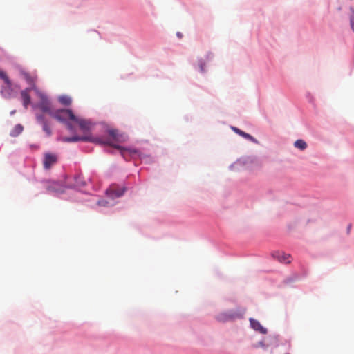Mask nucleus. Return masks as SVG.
Returning a JSON list of instances; mask_svg holds the SVG:
<instances>
[{"instance_id":"nucleus-1","label":"nucleus","mask_w":354,"mask_h":354,"mask_svg":"<svg viewBox=\"0 0 354 354\" xmlns=\"http://www.w3.org/2000/svg\"><path fill=\"white\" fill-rule=\"evenodd\" d=\"M110 138L104 139L102 138H93L91 136H73L71 137H62L61 140L64 142H74L78 141H88L100 145H109L114 147L115 149L120 151L121 155L125 158H127L128 155L130 156H136L139 154V151L136 149H126L121 146L115 144L114 142H123L124 140V136L120 134L117 129H111L107 131Z\"/></svg>"},{"instance_id":"nucleus-2","label":"nucleus","mask_w":354,"mask_h":354,"mask_svg":"<svg viewBox=\"0 0 354 354\" xmlns=\"http://www.w3.org/2000/svg\"><path fill=\"white\" fill-rule=\"evenodd\" d=\"M0 78L3 81V84L1 88V95L6 99L14 97L17 93V86H15L6 72L0 70Z\"/></svg>"},{"instance_id":"nucleus-3","label":"nucleus","mask_w":354,"mask_h":354,"mask_svg":"<svg viewBox=\"0 0 354 354\" xmlns=\"http://www.w3.org/2000/svg\"><path fill=\"white\" fill-rule=\"evenodd\" d=\"M51 117L61 122H64L66 124V127L68 130L73 131V127L71 122H73L74 120H76V116L70 109H59L53 111Z\"/></svg>"},{"instance_id":"nucleus-4","label":"nucleus","mask_w":354,"mask_h":354,"mask_svg":"<svg viewBox=\"0 0 354 354\" xmlns=\"http://www.w3.org/2000/svg\"><path fill=\"white\" fill-rule=\"evenodd\" d=\"M40 102L37 104H33L34 108L39 109L42 112L46 113L51 116L53 113L52 106L47 96L39 89L35 91Z\"/></svg>"},{"instance_id":"nucleus-5","label":"nucleus","mask_w":354,"mask_h":354,"mask_svg":"<svg viewBox=\"0 0 354 354\" xmlns=\"http://www.w3.org/2000/svg\"><path fill=\"white\" fill-rule=\"evenodd\" d=\"M245 313V310H232L228 312L221 313L217 315L216 319L221 322H226L241 317Z\"/></svg>"},{"instance_id":"nucleus-6","label":"nucleus","mask_w":354,"mask_h":354,"mask_svg":"<svg viewBox=\"0 0 354 354\" xmlns=\"http://www.w3.org/2000/svg\"><path fill=\"white\" fill-rule=\"evenodd\" d=\"M17 69L19 75L25 79L26 82L30 85V87H32L34 92L39 89L36 86V81L37 79L36 74H30L22 67H18Z\"/></svg>"},{"instance_id":"nucleus-7","label":"nucleus","mask_w":354,"mask_h":354,"mask_svg":"<svg viewBox=\"0 0 354 354\" xmlns=\"http://www.w3.org/2000/svg\"><path fill=\"white\" fill-rule=\"evenodd\" d=\"M57 162V156L56 154L51 153H46L44 155L43 167L45 169H50Z\"/></svg>"},{"instance_id":"nucleus-8","label":"nucleus","mask_w":354,"mask_h":354,"mask_svg":"<svg viewBox=\"0 0 354 354\" xmlns=\"http://www.w3.org/2000/svg\"><path fill=\"white\" fill-rule=\"evenodd\" d=\"M73 123L77 124L80 129L84 133L89 131L93 127V124L91 121L79 118L77 116L76 120H74Z\"/></svg>"},{"instance_id":"nucleus-9","label":"nucleus","mask_w":354,"mask_h":354,"mask_svg":"<svg viewBox=\"0 0 354 354\" xmlns=\"http://www.w3.org/2000/svg\"><path fill=\"white\" fill-rule=\"evenodd\" d=\"M30 91H33V90L32 87H28L22 90L20 93L21 97L23 102V105L25 109H27L28 105L31 103V99L30 95Z\"/></svg>"},{"instance_id":"nucleus-10","label":"nucleus","mask_w":354,"mask_h":354,"mask_svg":"<svg viewBox=\"0 0 354 354\" xmlns=\"http://www.w3.org/2000/svg\"><path fill=\"white\" fill-rule=\"evenodd\" d=\"M250 323L251 327L254 330L259 332L261 334L267 333V329L266 328L263 327L259 321H257L253 318H250Z\"/></svg>"},{"instance_id":"nucleus-11","label":"nucleus","mask_w":354,"mask_h":354,"mask_svg":"<svg viewBox=\"0 0 354 354\" xmlns=\"http://www.w3.org/2000/svg\"><path fill=\"white\" fill-rule=\"evenodd\" d=\"M124 191L125 189L124 188H116L115 187H111L106 191V194L109 197L111 198L120 197L123 195Z\"/></svg>"},{"instance_id":"nucleus-12","label":"nucleus","mask_w":354,"mask_h":354,"mask_svg":"<svg viewBox=\"0 0 354 354\" xmlns=\"http://www.w3.org/2000/svg\"><path fill=\"white\" fill-rule=\"evenodd\" d=\"M232 129L237 134H239V136L248 139V140H250L254 142H257V140L253 138L251 135L241 131V129H238L237 127H232Z\"/></svg>"},{"instance_id":"nucleus-13","label":"nucleus","mask_w":354,"mask_h":354,"mask_svg":"<svg viewBox=\"0 0 354 354\" xmlns=\"http://www.w3.org/2000/svg\"><path fill=\"white\" fill-rule=\"evenodd\" d=\"M274 257L281 263H289L290 262V255L284 253L277 252Z\"/></svg>"},{"instance_id":"nucleus-14","label":"nucleus","mask_w":354,"mask_h":354,"mask_svg":"<svg viewBox=\"0 0 354 354\" xmlns=\"http://www.w3.org/2000/svg\"><path fill=\"white\" fill-rule=\"evenodd\" d=\"M58 100L62 104L65 106L70 105L72 102L71 98L67 95L59 96Z\"/></svg>"},{"instance_id":"nucleus-15","label":"nucleus","mask_w":354,"mask_h":354,"mask_svg":"<svg viewBox=\"0 0 354 354\" xmlns=\"http://www.w3.org/2000/svg\"><path fill=\"white\" fill-rule=\"evenodd\" d=\"M24 129V127L21 124H17L14 129L12 130L10 135L11 136L16 137L19 135Z\"/></svg>"},{"instance_id":"nucleus-16","label":"nucleus","mask_w":354,"mask_h":354,"mask_svg":"<svg viewBox=\"0 0 354 354\" xmlns=\"http://www.w3.org/2000/svg\"><path fill=\"white\" fill-rule=\"evenodd\" d=\"M294 146L296 148L299 149L300 150H304L307 147V144H306V142L304 140L299 139V140H297L295 142Z\"/></svg>"},{"instance_id":"nucleus-17","label":"nucleus","mask_w":354,"mask_h":354,"mask_svg":"<svg viewBox=\"0 0 354 354\" xmlns=\"http://www.w3.org/2000/svg\"><path fill=\"white\" fill-rule=\"evenodd\" d=\"M43 130L46 133V134L50 136L51 135V129L46 122H44L42 124Z\"/></svg>"},{"instance_id":"nucleus-18","label":"nucleus","mask_w":354,"mask_h":354,"mask_svg":"<svg viewBox=\"0 0 354 354\" xmlns=\"http://www.w3.org/2000/svg\"><path fill=\"white\" fill-rule=\"evenodd\" d=\"M252 347L254 348H258L259 347L266 348V346L265 343L263 341H260V342H257V344H253Z\"/></svg>"},{"instance_id":"nucleus-19","label":"nucleus","mask_w":354,"mask_h":354,"mask_svg":"<svg viewBox=\"0 0 354 354\" xmlns=\"http://www.w3.org/2000/svg\"><path fill=\"white\" fill-rule=\"evenodd\" d=\"M37 121L41 123V124H44V122H46L44 119V117L43 115H37Z\"/></svg>"},{"instance_id":"nucleus-20","label":"nucleus","mask_w":354,"mask_h":354,"mask_svg":"<svg viewBox=\"0 0 354 354\" xmlns=\"http://www.w3.org/2000/svg\"><path fill=\"white\" fill-rule=\"evenodd\" d=\"M350 21H351V28L354 31V12H353L352 15L351 16Z\"/></svg>"},{"instance_id":"nucleus-21","label":"nucleus","mask_w":354,"mask_h":354,"mask_svg":"<svg viewBox=\"0 0 354 354\" xmlns=\"http://www.w3.org/2000/svg\"><path fill=\"white\" fill-rule=\"evenodd\" d=\"M204 67H205V64L201 62L200 65H199L201 72L203 73L205 71Z\"/></svg>"},{"instance_id":"nucleus-22","label":"nucleus","mask_w":354,"mask_h":354,"mask_svg":"<svg viewBox=\"0 0 354 354\" xmlns=\"http://www.w3.org/2000/svg\"><path fill=\"white\" fill-rule=\"evenodd\" d=\"M77 185H84L85 184L83 183L82 181H80V180H79L80 178V176H77Z\"/></svg>"},{"instance_id":"nucleus-23","label":"nucleus","mask_w":354,"mask_h":354,"mask_svg":"<svg viewBox=\"0 0 354 354\" xmlns=\"http://www.w3.org/2000/svg\"><path fill=\"white\" fill-rule=\"evenodd\" d=\"M176 35L178 38L181 39L183 37V34L181 32H177Z\"/></svg>"},{"instance_id":"nucleus-24","label":"nucleus","mask_w":354,"mask_h":354,"mask_svg":"<svg viewBox=\"0 0 354 354\" xmlns=\"http://www.w3.org/2000/svg\"><path fill=\"white\" fill-rule=\"evenodd\" d=\"M98 204H100V205H106V204H105V202H104V201H99V202H98Z\"/></svg>"},{"instance_id":"nucleus-25","label":"nucleus","mask_w":354,"mask_h":354,"mask_svg":"<svg viewBox=\"0 0 354 354\" xmlns=\"http://www.w3.org/2000/svg\"><path fill=\"white\" fill-rule=\"evenodd\" d=\"M15 112V111H12L11 112V114H13Z\"/></svg>"}]
</instances>
